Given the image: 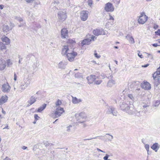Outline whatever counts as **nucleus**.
<instances>
[{
	"label": "nucleus",
	"instance_id": "nucleus-4",
	"mask_svg": "<svg viewBox=\"0 0 160 160\" xmlns=\"http://www.w3.org/2000/svg\"><path fill=\"white\" fill-rule=\"evenodd\" d=\"M30 81L28 78H24L21 83L20 88L22 92L25 90L30 84Z\"/></svg>",
	"mask_w": 160,
	"mask_h": 160
},
{
	"label": "nucleus",
	"instance_id": "nucleus-52",
	"mask_svg": "<svg viewBox=\"0 0 160 160\" xmlns=\"http://www.w3.org/2000/svg\"><path fill=\"white\" fill-rule=\"evenodd\" d=\"M109 20H112L113 22V21L114 20V18L111 16V15H110V14H109Z\"/></svg>",
	"mask_w": 160,
	"mask_h": 160
},
{
	"label": "nucleus",
	"instance_id": "nucleus-51",
	"mask_svg": "<svg viewBox=\"0 0 160 160\" xmlns=\"http://www.w3.org/2000/svg\"><path fill=\"white\" fill-rule=\"evenodd\" d=\"M145 53L147 55V56L148 57H150L152 59L153 58V56L152 54L146 52H145Z\"/></svg>",
	"mask_w": 160,
	"mask_h": 160
},
{
	"label": "nucleus",
	"instance_id": "nucleus-18",
	"mask_svg": "<svg viewBox=\"0 0 160 160\" xmlns=\"http://www.w3.org/2000/svg\"><path fill=\"white\" fill-rule=\"evenodd\" d=\"M70 52L68 48V45H64L63 46L62 49V54L63 55H66L67 53Z\"/></svg>",
	"mask_w": 160,
	"mask_h": 160
},
{
	"label": "nucleus",
	"instance_id": "nucleus-8",
	"mask_svg": "<svg viewBox=\"0 0 160 160\" xmlns=\"http://www.w3.org/2000/svg\"><path fill=\"white\" fill-rule=\"evenodd\" d=\"M64 111L63 108H55V112L52 117L53 118H57L61 116Z\"/></svg>",
	"mask_w": 160,
	"mask_h": 160
},
{
	"label": "nucleus",
	"instance_id": "nucleus-10",
	"mask_svg": "<svg viewBox=\"0 0 160 160\" xmlns=\"http://www.w3.org/2000/svg\"><path fill=\"white\" fill-rule=\"evenodd\" d=\"M130 104V102H123L120 103V108L123 111L125 112Z\"/></svg>",
	"mask_w": 160,
	"mask_h": 160
},
{
	"label": "nucleus",
	"instance_id": "nucleus-13",
	"mask_svg": "<svg viewBox=\"0 0 160 160\" xmlns=\"http://www.w3.org/2000/svg\"><path fill=\"white\" fill-rule=\"evenodd\" d=\"M88 11H82L80 13V17L81 19L83 21H86L88 18Z\"/></svg>",
	"mask_w": 160,
	"mask_h": 160
},
{
	"label": "nucleus",
	"instance_id": "nucleus-33",
	"mask_svg": "<svg viewBox=\"0 0 160 160\" xmlns=\"http://www.w3.org/2000/svg\"><path fill=\"white\" fill-rule=\"evenodd\" d=\"M6 49V47L5 45L2 42H0V51Z\"/></svg>",
	"mask_w": 160,
	"mask_h": 160
},
{
	"label": "nucleus",
	"instance_id": "nucleus-14",
	"mask_svg": "<svg viewBox=\"0 0 160 160\" xmlns=\"http://www.w3.org/2000/svg\"><path fill=\"white\" fill-rule=\"evenodd\" d=\"M93 34L96 36H98L102 34H105L104 33L103 30L102 29H96L93 31Z\"/></svg>",
	"mask_w": 160,
	"mask_h": 160
},
{
	"label": "nucleus",
	"instance_id": "nucleus-35",
	"mask_svg": "<svg viewBox=\"0 0 160 160\" xmlns=\"http://www.w3.org/2000/svg\"><path fill=\"white\" fill-rule=\"evenodd\" d=\"M160 104V100H158L156 101H155L154 102H153V107H158Z\"/></svg>",
	"mask_w": 160,
	"mask_h": 160
},
{
	"label": "nucleus",
	"instance_id": "nucleus-43",
	"mask_svg": "<svg viewBox=\"0 0 160 160\" xmlns=\"http://www.w3.org/2000/svg\"><path fill=\"white\" fill-rule=\"evenodd\" d=\"M44 144L45 146L46 147H48V146H51L52 145H53V144L52 143H49L47 142H45Z\"/></svg>",
	"mask_w": 160,
	"mask_h": 160
},
{
	"label": "nucleus",
	"instance_id": "nucleus-57",
	"mask_svg": "<svg viewBox=\"0 0 160 160\" xmlns=\"http://www.w3.org/2000/svg\"><path fill=\"white\" fill-rule=\"evenodd\" d=\"M17 79V76L16 74V73L15 72L14 73V80L15 81H16Z\"/></svg>",
	"mask_w": 160,
	"mask_h": 160
},
{
	"label": "nucleus",
	"instance_id": "nucleus-55",
	"mask_svg": "<svg viewBox=\"0 0 160 160\" xmlns=\"http://www.w3.org/2000/svg\"><path fill=\"white\" fill-rule=\"evenodd\" d=\"M94 54L95 57L97 58H99L100 57V56L98 55L97 53H95Z\"/></svg>",
	"mask_w": 160,
	"mask_h": 160
},
{
	"label": "nucleus",
	"instance_id": "nucleus-21",
	"mask_svg": "<svg viewBox=\"0 0 160 160\" xmlns=\"http://www.w3.org/2000/svg\"><path fill=\"white\" fill-rule=\"evenodd\" d=\"M37 98L32 96L29 99V100L28 101V106H29L34 103L36 101V99Z\"/></svg>",
	"mask_w": 160,
	"mask_h": 160
},
{
	"label": "nucleus",
	"instance_id": "nucleus-47",
	"mask_svg": "<svg viewBox=\"0 0 160 160\" xmlns=\"http://www.w3.org/2000/svg\"><path fill=\"white\" fill-rule=\"evenodd\" d=\"M109 156L107 154H106L105 156H104L103 158V159L104 160H112L108 159V158Z\"/></svg>",
	"mask_w": 160,
	"mask_h": 160
},
{
	"label": "nucleus",
	"instance_id": "nucleus-45",
	"mask_svg": "<svg viewBox=\"0 0 160 160\" xmlns=\"http://www.w3.org/2000/svg\"><path fill=\"white\" fill-rule=\"evenodd\" d=\"M93 1L92 0H88V4L90 7H91Z\"/></svg>",
	"mask_w": 160,
	"mask_h": 160
},
{
	"label": "nucleus",
	"instance_id": "nucleus-34",
	"mask_svg": "<svg viewBox=\"0 0 160 160\" xmlns=\"http://www.w3.org/2000/svg\"><path fill=\"white\" fill-rule=\"evenodd\" d=\"M160 75V67L157 69V71L153 74V77L159 76Z\"/></svg>",
	"mask_w": 160,
	"mask_h": 160
},
{
	"label": "nucleus",
	"instance_id": "nucleus-17",
	"mask_svg": "<svg viewBox=\"0 0 160 160\" xmlns=\"http://www.w3.org/2000/svg\"><path fill=\"white\" fill-rule=\"evenodd\" d=\"M61 36L63 38H66L68 36V31L66 28H63L61 31Z\"/></svg>",
	"mask_w": 160,
	"mask_h": 160
},
{
	"label": "nucleus",
	"instance_id": "nucleus-58",
	"mask_svg": "<svg viewBox=\"0 0 160 160\" xmlns=\"http://www.w3.org/2000/svg\"><path fill=\"white\" fill-rule=\"evenodd\" d=\"M32 56V54H29L27 56V58H30Z\"/></svg>",
	"mask_w": 160,
	"mask_h": 160
},
{
	"label": "nucleus",
	"instance_id": "nucleus-36",
	"mask_svg": "<svg viewBox=\"0 0 160 160\" xmlns=\"http://www.w3.org/2000/svg\"><path fill=\"white\" fill-rule=\"evenodd\" d=\"M128 97L131 100L134 101L135 100V97L132 94H128Z\"/></svg>",
	"mask_w": 160,
	"mask_h": 160
},
{
	"label": "nucleus",
	"instance_id": "nucleus-23",
	"mask_svg": "<svg viewBox=\"0 0 160 160\" xmlns=\"http://www.w3.org/2000/svg\"><path fill=\"white\" fill-rule=\"evenodd\" d=\"M160 148V145L157 142L154 143L151 147V148L155 152H157Z\"/></svg>",
	"mask_w": 160,
	"mask_h": 160
},
{
	"label": "nucleus",
	"instance_id": "nucleus-48",
	"mask_svg": "<svg viewBox=\"0 0 160 160\" xmlns=\"http://www.w3.org/2000/svg\"><path fill=\"white\" fill-rule=\"evenodd\" d=\"M34 118L35 119V120L36 121L38 120L39 118L40 117L38 116V114H35L34 115Z\"/></svg>",
	"mask_w": 160,
	"mask_h": 160
},
{
	"label": "nucleus",
	"instance_id": "nucleus-62",
	"mask_svg": "<svg viewBox=\"0 0 160 160\" xmlns=\"http://www.w3.org/2000/svg\"><path fill=\"white\" fill-rule=\"evenodd\" d=\"M138 56L140 57L141 58H143V56L141 54H140L139 53H138Z\"/></svg>",
	"mask_w": 160,
	"mask_h": 160
},
{
	"label": "nucleus",
	"instance_id": "nucleus-31",
	"mask_svg": "<svg viewBox=\"0 0 160 160\" xmlns=\"http://www.w3.org/2000/svg\"><path fill=\"white\" fill-rule=\"evenodd\" d=\"M46 104H44L42 106L39 107L37 110V112H40L43 111L46 108Z\"/></svg>",
	"mask_w": 160,
	"mask_h": 160
},
{
	"label": "nucleus",
	"instance_id": "nucleus-19",
	"mask_svg": "<svg viewBox=\"0 0 160 160\" xmlns=\"http://www.w3.org/2000/svg\"><path fill=\"white\" fill-rule=\"evenodd\" d=\"M10 87L8 83L4 84L2 87V90L4 92H9L10 90Z\"/></svg>",
	"mask_w": 160,
	"mask_h": 160
},
{
	"label": "nucleus",
	"instance_id": "nucleus-28",
	"mask_svg": "<svg viewBox=\"0 0 160 160\" xmlns=\"http://www.w3.org/2000/svg\"><path fill=\"white\" fill-rule=\"evenodd\" d=\"M2 40L3 42L5 43L6 44L8 45L10 43V39L7 37H3Z\"/></svg>",
	"mask_w": 160,
	"mask_h": 160
},
{
	"label": "nucleus",
	"instance_id": "nucleus-15",
	"mask_svg": "<svg viewBox=\"0 0 160 160\" xmlns=\"http://www.w3.org/2000/svg\"><path fill=\"white\" fill-rule=\"evenodd\" d=\"M98 78V77L95 75H91L90 76L87 77V79L89 84L92 83L95 80Z\"/></svg>",
	"mask_w": 160,
	"mask_h": 160
},
{
	"label": "nucleus",
	"instance_id": "nucleus-37",
	"mask_svg": "<svg viewBox=\"0 0 160 160\" xmlns=\"http://www.w3.org/2000/svg\"><path fill=\"white\" fill-rule=\"evenodd\" d=\"M75 77L77 78H82V75L80 73H78L75 74Z\"/></svg>",
	"mask_w": 160,
	"mask_h": 160
},
{
	"label": "nucleus",
	"instance_id": "nucleus-59",
	"mask_svg": "<svg viewBox=\"0 0 160 160\" xmlns=\"http://www.w3.org/2000/svg\"><path fill=\"white\" fill-rule=\"evenodd\" d=\"M149 65V64H147L144 65H142V68H146L148 67Z\"/></svg>",
	"mask_w": 160,
	"mask_h": 160
},
{
	"label": "nucleus",
	"instance_id": "nucleus-5",
	"mask_svg": "<svg viewBox=\"0 0 160 160\" xmlns=\"http://www.w3.org/2000/svg\"><path fill=\"white\" fill-rule=\"evenodd\" d=\"M148 17L147 16L144 12L140 13V15L138 19V22L139 24H143L147 21Z\"/></svg>",
	"mask_w": 160,
	"mask_h": 160
},
{
	"label": "nucleus",
	"instance_id": "nucleus-24",
	"mask_svg": "<svg viewBox=\"0 0 160 160\" xmlns=\"http://www.w3.org/2000/svg\"><path fill=\"white\" fill-rule=\"evenodd\" d=\"M154 80V84L157 86L160 83V76H156L153 77Z\"/></svg>",
	"mask_w": 160,
	"mask_h": 160
},
{
	"label": "nucleus",
	"instance_id": "nucleus-30",
	"mask_svg": "<svg viewBox=\"0 0 160 160\" xmlns=\"http://www.w3.org/2000/svg\"><path fill=\"white\" fill-rule=\"evenodd\" d=\"M113 23H114L113 21H110L108 20L106 24V27L107 28H109L112 26Z\"/></svg>",
	"mask_w": 160,
	"mask_h": 160
},
{
	"label": "nucleus",
	"instance_id": "nucleus-1",
	"mask_svg": "<svg viewBox=\"0 0 160 160\" xmlns=\"http://www.w3.org/2000/svg\"><path fill=\"white\" fill-rule=\"evenodd\" d=\"M76 119V124L78 125L79 123H83L86 118V116L84 112H81L79 114L76 113L75 115Z\"/></svg>",
	"mask_w": 160,
	"mask_h": 160
},
{
	"label": "nucleus",
	"instance_id": "nucleus-64",
	"mask_svg": "<svg viewBox=\"0 0 160 160\" xmlns=\"http://www.w3.org/2000/svg\"><path fill=\"white\" fill-rule=\"evenodd\" d=\"M4 160H11V159L8 158V157H7L4 159Z\"/></svg>",
	"mask_w": 160,
	"mask_h": 160
},
{
	"label": "nucleus",
	"instance_id": "nucleus-44",
	"mask_svg": "<svg viewBox=\"0 0 160 160\" xmlns=\"http://www.w3.org/2000/svg\"><path fill=\"white\" fill-rule=\"evenodd\" d=\"M106 135H109L110 136V137H109L108 138V140L109 141H111L113 139V137L112 135H110V134H106Z\"/></svg>",
	"mask_w": 160,
	"mask_h": 160
},
{
	"label": "nucleus",
	"instance_id": "nucleus-11",
	"mask_svg": "<svg viewBox=\"0 0 160 160\" xmlns=\"http://www.w3.org/2000/svg\"><path fill=\"white\" fill-rule=\"evenodd\" d=\"M108 78L109 79V80L107 82V86L108 87H112L115 84V81L113 79V76L112 75L108 77Z\"/></svg>",
	"mask_w": 160,
	"mask_h": 160
},
{
	"label": "nucleus",
	"instance_id": "nucleus-7",
	"mask_svg": "<svg viewBox=\"0 0 160 160\" xmlns=\"http://www.w3.org/2000/svg\"><path fill=\"white\" fill-rule=\"evenodd\" d=\"M77 55V53L76 52L74 51L71 52L70 51L67 53L66 56L69 61L72 62L74 61L75 57Z\"/></svg>",
	"mask_w": 160,
	"mask_h": 160
},
{
	"label": "nucleus",
	"instance_id": "nucleus-27",
	"mask_svg": "<svg viewBox=\"0 0 160 160\" xmlns=\"http://www.w3.org/2000/svg\"><path fill=\"white\" fill-rule=\"evenodd\" d=\"M62 104V102L61 100L59 99H58L57 101L55 103V108H62L60 107V105H61Z\"/></svg>",
	"mask_w": 160,
	"mask_h": 160
},
{
	"label": "nucleus",
	"instance_id": "nucleus-46",
	"mask_svg": "<svg viewBox=\"0 0 160 160\" xmlns=\"http://www.w3.org/2000/svg\"><path fill=\"white\" fill-rule=\"evenodd\" d=\"M15 18L19 21L20 22L23 21V19L21 18L15 17Z\"/></svg>",
	"mask_w": 160,
	"mask_h": 160
},
{
	"label": "nucleus",
	"instance_id": "nucleus-63",
	"mask_svg": "<svg viewBox=\"0 0 160 160\" xmlns=\"http://www.w3.org/2000/svg\"><path fill=\"white\" fill-rule=\"evenodd\" d=\"M152 46L153 47H156L158 46H159V45L157 43H154L152 44Z\"/></svg>",
	"mask_w": 160,
	"mask_h": 160
},
{
	"label": "nucleus",
	"instance_id": "nucleus-42",
	"mask_svg": "<svg viewBox=\"0 0 160 160\" xmlns=\"http://www.w3.org/2000/svg\"><path fill=\"white\" fill-rule=\"evenodd\" d=\"M145 149H146V150L148 152H148H149V145L148 144H146L145 145Z\"/></svg>",
	"mask_w": 160,
	"mask_h": 160
},
{
	"label": "nucleus",
	"instance_id": "nucleus-9",
	"mask_svg": "<svg viewBox=\"0 0 160 160\" xmlns=\"http://www.w3.org/2000/svg\"><path fill=\"white\" fill-rule=\"evenodd\" d=\"M106 113L108 114H112L113 115L116 116L117 112L115 110V108L112 106H106Z\"/></svg>",
	"mask_w": 160,
	"mask_h": 160
},
{
	"label": "nucleus",
	"instance_id": "nucleus-20",
	"mask_svg": "<svg viewBox=\"0 0 160 160\" xmlns=\"http://www.w3.org/2000/svg\"><path fill=\"white\" fill-rule=\"evenodd\" d=\"M67 64V62L64 61H61L58 65V68L61 69H64Z\"/></svg>",
	"mask_w": 160,
	"mask_h": 160
},
{
	"label": "nucleus",
	"instance_id": "nucleus-32",
	"mask_svg": "<svg viewBox=\"0 0 160 160\" xmlns=\"http://www.w3.org/2000/svg\"><path fill=\"white\" fill-rule=\"evenodd\" d=\"M11 29H10L8 25H4L3 27V32H7L9 31Z\"/></svg>",
	"mask_w": 160,
	"mask_h": 160
},
{
	"label": "nucleus",
	"instance_id": "nucleus-16",
	"mask_svg": "<svg viewBox=\"0 0 160 160\" xmlns=\"http://www.w3.org/2000/svg\"><path fill=\"white\" fill-rule=\"evenodd\" d=\"M141 87L145 90H149L151 88V84L148 82L141 84Z\"/></svg>",
	"mask_w": 160,
	"mask_h": 160
},
{
	"label": "nucleus",
	"instance_id": "nucleus-61",
	"mask_svg": "<svg viewBox=\"0 0 160 160\" xmlns=\"http://www.w3.org/2000/svg\"><path fill=\"white\" fill-rule=\"evenodd\" d=\"M97 150L99 152H100L103 153H105V152H104L103 151H102V150L98 148H97Z\"/></svg>",
	"mask_w": 160,
	"mask_h": 160
},
{
	"label": "nucleus",
	"instance_id": "nucleus-39",
	"mask_svg": "<svg viewBox=\"0 0 160 160\" xmlns=\"http://www.w3.org/2000/svg\"><path fill=\"white\" fill-rule=\"evenodd\" d=\"M75 43V42L72 39H69L67 41V43L68 45L69 44H71L72 45L74 44Z\"/></svg>",
	"mask_w": 160,
	"mask_h": 160
},
{
	"label": "nucleus",
	"instance_id": "nucleus-2",
	"mask_svg": "<svg viewBox=\"0 0 160 160\" xmlns=\"http://www.w3.org/2000/svg\"><path fill=\"white\" fill-rule=\"evenodd\" d=\"M125 112L130 115H134L138 116L141 114L140 112L137 110L133 105L131 104Z\"/></svg>",
	"mask_w": 160,
	"mask_h": 160
},
{
	"label": "nucleus",
	"instance_id": "nucleus-60",
	"mask_svg": "<svg viewBox=\"0 0 160 160\" xmlns=\"http://www.w3.org/2000/svg\"><path fill=\"white\" fill-rule=\"evenodd\" d=\"M34 0H25L26 2L28 3H31Z\"/></svg>",
	"mask_w": 160,
	"mask_h": 160
},
{
	"label": "nucleus",
	"instance_id": "nucleus-3",
	"mask_svg": "<svg viewBox=\"0 0 160 160\" xmlns=\"http://www.w3.org/2000/svg\"><path fill=\"white\" fill-rule=\"evenodd\" d=\"M58 17L59 21L62 22L65 21L67 18L66 11L62 10L59 11L58 13Z\"/></svg>",
	"mask_w": 160,
	"mask_h": 160
},
{
	"label": "nucleus",
	"instance_id": "nucleus-53",
	"mask_svg": "<svg viewBox=\"0 0 160 160\" xmlns=\"http://www.w3.org/2000/svg\"><path fill=\"white\" fill-rule=\"evenodd\" d=\"M155 34L160 36V29H158L157 31L155 32Z\"/></svg>",
	"mask_w": 160,
	"mask_h": 160
},
{
	"label": "nucleus",
	"instance_id": "nucleus-25",
	"mask_svg": "<svg viewBox=\"0 0 160 160\" xmlns=\"http://www.w3.org/2000/svg\"><path fill=\"white\" fill-rule=\"evenodd\" d=\"M6 61L3 60H0V70H3L6 66Z\"/></svg>",
	"mask_w": 160,
	"mask_h": 160
},
{
	"label": "nucleus",
	"instance_id": "nucleus-38",
	"mask_svg": "<svg viewBox=\"0 0 160 160\" xmlns=\"http://www.w3.org/2000/svg\"><path fill=\"white\" fill-rule=\"evenodd\" d=\"M150 105V103L148 102H147V103H143L142 106L144 108H147V107L149 106Z\"/></svg>",
	"mask_w": 160,
	"mask_h": 160
},
{
	"label": "nucleus",
	"instance_id": "nucleus-49",
	"mask_svg": "<svg viewBox=\"0 0 160 160\" xmlns=\"http://www.w3.org/2000/svg\"><path fill=\"white\" fill-rule=\"evenodd\" d=\"M72 127V125H70L69 126L67 127V131L68 132H70V128Z\"/></svg>",
	"mask_w": 160,
	"mask_h": 160
},
{
	"label": "nucleus",
	"instance_id": "nucleus-54",
	"mask_svg": "<svg viewBox=\"0 0 160 160\" xmlns=\"http://www.w3.org/2000/svg\"><path fill=\"white\" fill-rule=\"evenodd\" d=\"M18 58H19V60L18 62L19 63H20L21 62V61H22V58H21V56L20 55H18Z\"/></svg>",
	"mask_w": 160,
	"mask_h": 160
},
{
	"label": "nucleus",
	"instance_id": "nucleus-12",
	"mask_svg": "<svg viewBox=\"0 0 160 160\" xmlns=\"http://www.w3.org/2000/svg\"><path fill=\"white\" fill-rule=\"evenodd\" d=\"M104 9L107 12H112L114 10L112 4L110 2H108L105 4Z\"/></svg>",
	"mask_w": 160,
	"mask_h": 160
},
{
	"label": "nucleus",
	"instance_id": "nucleus-29",
	"mask_svg": "<svg viewBox=\"0 0 160 160\" xmlns=\"http://www.w3.org/2000/svg\"><path fill=\"white\" fill-rule=\"evenodd\" d=\"M82 101L80 99H78L76 97H73L72 102L73 104H75L79 103Z\"/></svg>",
	"mask_w": 160,
	"mask_h": 160
},
{
	"label": "nucleus",
	"instance_id": "nucleus-41",
	"mask_svg": "<svg viewBox=\"0 0 160 160\" xmlns=\"http://www.w3.org/2000/svg\"><path fill=\"white\" fill-rule=\"evenodd\" d=\"M102 82V80H98L94 81V84L96 85H99Z\"/></svg>",
	"mask_w": 160,
	"mask_h": 160
},
{
	"label": "nucleus",
	"instance_id": "nucleus-56",
	"mask_svg": "<svg viewBox=\"0 0 160 160\" xmlns=\"http://www.w3.org/2000/svg\"><path fill=\"white\" fill-rule=\"evenodd\" d=\"M32 67L33 68L35 69L37 67V63H34L32 66Z\"/></svg>",
	"mask_w": 160,
	"mask_h": 160
},
{
	"label": "nucleus",
	"instance_id": "nucleus-22",
	"mask_svg": "<svg viewBox=\"0 0 160 160\" xmlns=\"http://www.w3.org/2000/svg\"><path fill=\"white\" fill-rule=\"evenodd\" d=\"M125 38L131 44H133L135 43V42L134 38L133 37L131 36L130 35L128 34L126 36Z\"/></svg>",
	"mask_w": 160,
	"mask_h": 160
},
{
	"label": "nucleus",
	"instance_id": "nucleus-50",
	"mask_svg": "<svg viewBox=\"0 0 160 160\" xmlns=\"http://www.w3.org/2000/svg\"><path fill=\"white\" fill-rule=\"evenodd\" d=\"M99 138V139H102V138H100V137H98V136H97V137H96L93 138H90V139H84L83 140L84 141H86V140H91L92 139H96L97 138Z\"/></svg>",
	"mask_w": 160,
	"mask_h": 160
},
{
	"label": "nucleus",
	"instance_id": "nucleus-40",
	"mask_svg": "<svg viewBox=\"0 0 160 160\" xmlns=\"http://www.w3.org/2000/svg\"><path fill=\"white\" fill-rule=\"evenodd\" d=\"M7 62L8 66L9 67L12 64V62L9 59L7 60Z\"/></svg>",
	"mask_w": 160,
	"mask_h": 160
},
{
	"label": "nucleus",
	"instance_id": "nucleus-6",
	"mask_svg": "<svg viewBox=\"0 0 160 160\" xmlns=\"http://www.w3.org/2000/svg\"><path fill=\"white\" fill-rule=\"evenodd\" d=\"M89 38L84 39L82 42L81 44L82 46L86 44H88L92 41H94V38L96 39L97 38L92 35H89Z\"/></svg>",
	"mask_w": 160,
	"mask_h": 160
},
{
	"label": "nucleus",
	"instance_id": "nucleus-26",
	"mask_svg": "<svg viewBox=\"0 0 160 160\" xmlns=\"http://www.w3.org/2000/svg\"><path fill=\"white\" fill-rule=\"evenodd\" d=\"M8 97L6 96H3L0 99V104L1 105L6 102L8 99Z\"/></svg>",
	"mask_w": 160,
	"mask_h": 160
}]
</instances>
